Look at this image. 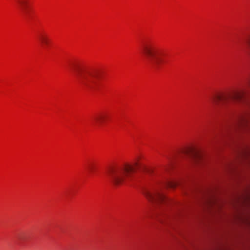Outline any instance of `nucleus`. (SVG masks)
Segmentation results:
<instances>
[{"label": "nucleus", "mask_w": 250, "mask_h": 250, "mask_svg": "<svg viewBox=\"0 0 250 250\" xmlns=\"http://www.w3.org/2000/svg\"><path fill=\"white\" fill-rule=\"evenodd\" d=\"M76 77L79 83L84 87L92 90H96L99 87L100 72L95 70L84 69L77 64L72 66Z\"/></svg>", "instance_id": "1"}, {"label": "nucleus", "mask_w": 250, "mask_h": 250, "mask_svg": "<svg viewBox=\"0 0 250 250\" xmlns=\"http://www.w3.org/2000/svg\"><path fill=\"white\" fill-rule=\"evenodd\" d=\"M138 167V164L134 165H125L120 167H110L107 170V174L112 183L118 187L131 179L133 173Z\"/></svg>", "instance_id": "2"}, {"label": "nucleus", "mask_w": 250, "mask_h": 250, "mask_svg": "<svg viewBox=\"0 0 250 250\" xmlns=\"http://www.w3.org/2000/svg\"><path fill=\"white\" fill-rule=\"evenodd\" d=\"M142 53L145 55L148 63L155 68L160 67L163 62L160 56L159 48L152 42L144 43L141 49Z\"/></svg>", "instance_id": "3"}, {"label": "nucleus", "mask_w": 250, "mask_h": 250, "mask_svg": "<svg viewBox=\"0 0 250 250\" xmlns=\"http://www.w3.org/2000/svg\"><path fill=\"white\" fill-rule=\"evenodd\" d=\"M244 90L234 91L231 93H218L210 97V100L215 106L221 108L231 101H240L244 96Z\"/></svg>", "instance_id": "4"}, {"label": "nucleus", "mask_w": 250, "mask_h": 250, "mask_svg": "<svg viewBox=\"0 0 250 250\" xmlns=\"http://www.w3.org/2000/svg\"><path fill=\"white\" fill-rule=\"evenodd\" d=\"M144 194L150 202L153 203H165L167 201L166 197L159 189H155L153 191L146 190Z\"/></svg>", "instance_id": "5"}, {"label": "nucleus", "mask_w": 250, "mask_h": 250, "mask_svg": "<svg viewBox=\"0 0 250 250\" xmlns=\"http://www.w3.org/2000/svg\"><path fill=\"white\" fill-rule=\"evenodd\" d=\"M250 122V113H244L238 116L229 126L230 128L235 129L248 125Z\"/></svg>", "instance_id": "6"}, {"label": "nucleus", "mask_w": 250, "mask_h": 250, "mask_svg": "<svg viewBox=\"0 0 250 250\" xmlns=\"http://www.w3.org/2000/svg\"><path fill=\"white\" fill-rule=\"evenodd\" d=\"M105 115L103 114H98L93 117V120L96 125H100L105 119Z\"/></svg>", "instance_id": "7"}, {"label": "nucleus", "mask_w": 250, "mask_h": 250, "mask_svg": "<svg viewBox=\"0 0 250 250\" xmlns=\"http://www.w3.org/2000/svg\"><path fill=\"white\" fill-rule=\"evenodd\" d=\"M38 38L43 45H47L49 44V40L45 33H40L38 36Z\"/></svg>", "instance_id": "8"}, {"label": "nucleus", "mask_w": 250, "mask_h": 250, "mask_svg": "<svg viewBox=\"0 0 250 250\" xmlns=\"http://www.w3.org/2000/svg\"><path fill=\"white\" fill-rule=\"evenodd\" d=\"M17 2L23 12L27 13L28 0H17Z\"/></svg>", "instance_id": "9"}, {"label": "nucleus", "mask_w": 250, "mask_h": 250, "mask_svg": "<svg viewBox=\"0 0 250 250\" xmlns=\"http://www.w3.org/2000/svg\"><path fill=\"white\" fill-rule=\"evenodd\" d=\"M186 153L195 159H199L200 157L199 152L192 148L188 149L186 150Z\"/></svg>", "instance_id": "10"}, {"label": "nucleus", "mask_w": 250, "mask_h": 250, "mask_svg": "<svg viewBox=\"0 0 250 250\" xmlns=\"http://www.w3.org/2000/svg\"><path fill=\"white\" fill-rule=\"evenodd\" d=\"M178 184H179L177 182L168 181L165 183L164 186L169 188H174Z\"/></svg>", "instance_id": "11"}, {"label": "nucleus", "mask_w": 250, "mask_h": 250, "mask_svg": "<svg viewBox=\"0 0 250 250\" xmlns=\"http://www.w3.org/2000/svg\"><path fill=\"white\" fill-rule=\"evenodd\" d=\"M88 169L90 170V171H93L94 169V166L92 165H89Z\"/></svg>", "instance_id": "12"}, {"label": "nucleus", "mask_w": 250, "mask_h": 250, "mask_svg": "<svg viewBox=\"0 0 250 250\" xmlns=\"http://www.w3.org/2000/svg\"><path fill=\"white\" fill-rule=\"evenodd\" d=\"M247 84L248 86L250 88V77L248 80Z\"/></svg>", "instance_id": "13"}, {"label": "nucleus", "mask_w": 250, "mask_h": 250, "mask_svg": "<svg viewBox=\"0 0 250 250\" xmlns=\"http://www.w3.org/2000/svg\"><path fill=\"white\" fill-rule=\"evenodd\" d=\"M205 202L206 203H208V204H210V201L209 199H208H208H206L205 200Z\"/></svg>", "instance_id": "14"}]
</instances>
